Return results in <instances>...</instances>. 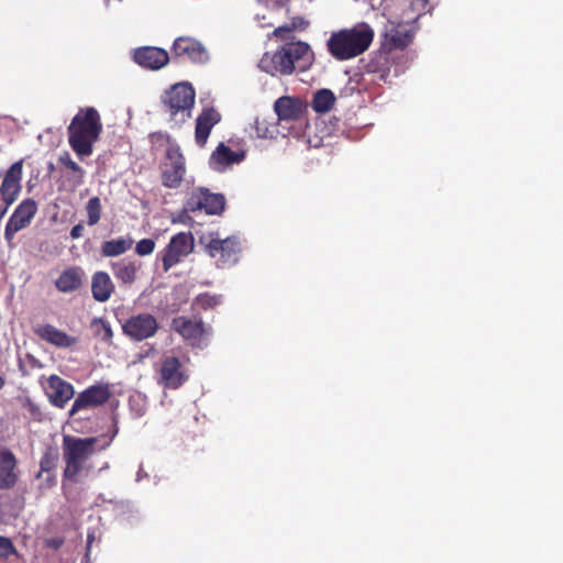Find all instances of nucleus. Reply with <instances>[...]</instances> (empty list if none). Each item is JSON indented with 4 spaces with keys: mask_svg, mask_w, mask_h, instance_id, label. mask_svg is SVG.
Instances as JSON below:
<instances>
[{
    "mask_svg": "<svg viewBox=\"0 0 563 563\" xmlns=\"http://www.w3.org/2000/svg\"><path fill=\"white\" fill-rule=\"evenodd\" d=\"M158 329L157 319L150 312L133 314L122 324L123 333L135 342L155 336Z\"/></svg>",
    "mask_w": 563,
    "mask_h": 563,
    "instance_id": "12",
    "label": "nucleus"
},
{
    "mask_svg": "<svg viewBox=\"0 0 563 563\" xmlns=\"http://www.w3.org/2000/svg\"><path fill=\"white\" fill-rule=\"evenodd\" d=\"M110 267L119 283L122 285H132L137 278L141 264L129 258H122L117 262H111Z\"/></svg>",
    "mask_w": 563,
    "mask_h": 563,
    "instance_id": "26",
    "label": "nucleus"
},
{
    "mask_svg": "<svg viewBox=\"0 0 563 563\" xmlns=\"http://www.w3.org/2000/svg\"><path fill=\"white\" fill-rule=\"evenodd\" d=\"M375 32L366 22L331 33L327 41L329 54L336 60L353 59L365 53L374 41Z\"/></svg>",
    "mask_w": 563,
    "mask_h": 563,
    "instance_id": "3",
    "label": "nucleus"
},
{
    "mask_svg": "<svg viewBox=\"0 0 563 563\" xmlns=\"http://www.w3.org/2000/svg\"><path fill=\"white\" fill-rule=\"evenodd\" d=\"M220 296L210 295L208 292L200 294L195 299V303L203 310L217 307L220 303Z\"/></svg>",
    "mask_w": 563,
    "mask_h": 563,
    "instance_id": "36",
    "label": "nucleus"
},
{
    "mask_svg": "<svg viewBox=\"0 0 563 563\" xmlns=\"http://www.w3.org/2000/svg\"><path fill=\"white\" fill-rule=\"evenodd\" d=\"M386 77H387V74H385V73H382V75L379 76V78L384 79V80L386 79Z\"/></svg>",
    "mask_w": 563,
    "mask_h": 563,
    "instance_id": "45",
    "label": "nucleus"
},
{
    "mask_svg": "<svg viewBox=\"0 0 563 563\" xmlns=\"http://www.w3.org/2000/svg\"><path fill=\"white\" fill-rule=\"evenodd\" d=\"M33 332L42 341L58 349H69L78 343L77 336L70 335L51 323L37 324L33 328Z\"/></svg>",
    "mask_w": 563,
    "mask_h": 563,
    "instance_id": "18",
    "label": "nucleus"
},
{
    "mask_svg": "<svg viewBox=\"0 0 563 563\" xmlns=\"http://www.w3.org/2000/svg\"><path fill=\"white\" fill-rule=\"evenodd\" d=\"M155 242L152 239H142L136 243L135 252L140 256H146L154 252Z\"/></svg>",
    "mask_w": 563,
    "mask_h": 563,
    "instance_id": "37",
    "label": "nucleus"
},
{
    "mask_svg": "<svg viewBox=\"0 0 563 563\" xmlns=\"http://www.w3.org/2000/svg\"><path fill=\"white\" fill-rule=\"evenodd\" d=\"M159 374L165 388L176 389L187 380L181 362L176 356H166L162 360Z\"/></svg>",
    "mask_w": 563,
    "mask_h": 563,
    "instance_id": "20",
    "label": "nucleus"
},
{
    "mask_svg": "<svg viewBox=\"0 0 563 563\" xmlns=\"http://www.w3.org/2000/svg\"><path fill=\"white\" fill-rule=\"evenodd\" d=\"M10 207L11 206H7L5 202H2V206L0 207V220L7 214Z\"/></svg>",
    "mask_w": 563,
    "mask_h": 563,
    "instance_id": "42",
    "label": "nucleus"
},
{
    "mask_svg": "<svg viewBox=\"0 0 563 563\" xmlns=\"http://www.w3.org/2000/svg\"><path fill=\"white\" fill-rule=\"evenodd\" d=\"M407 23L388 21L385 25L384 37L390 49H404L411 43L413 33L407 27Z\"/></svg>",
    "mask_w": 563,
    "mask_h": 563,
    "instance_id": "21",
    "label": "nucleus"
},
{
    "mask_svg": "<svg viewBox=\"0 0 563 563\" xmlns=\"http://www.w3.org/2000/svg\"><path fill=\"white\" fill-rule=\"evenodd\" d=\"M334 102L335 96L330 89H320L313 95L311 107L317 113H325L332 109Z\"/></svg>",
    "mask_w": 563,
    "mask_h": 563,
    "instance_id": "30",
    "label": "nucleus"
},
{
    "mask_svg": "<svg viewBox=\"0 0 563 563\" xmlns=\"http://www.w3.org/2000/svg\"><path fill=\"white\" fill-rule=\"evenodd\" d=\"M205 240L202 238L201 243H205L207 254L216 260L219 268L231 267L239 262L242 249L236 236L219 239L210 235L207 242Z\"/></svg>",
    "mask_w": 563,
    "mask_h": 563,
    "instance_id": "7",
    "label": "nucleus"
},
{
    "mask_svg": "<svg viewBox=\"0 0 563 563\" xmlns=\"http://www.w3.org/2000/svg\"><path fill=\"white\" fill-rule=\"evenodd\" d=\"M23 162L13 163L7 170L0 185L1 201L12 206L19 198L22 190Z\"/></svg>",
    "mask_w": 563,
    "mask_h": 563,
    "instance_id": "17",
    "label": "nucleus"
},
{
    "mask_svg": "<svg viewBox=\"0 0 563 563\" xmlns=\"http://www.w3.org/2000/svg\"><path fill=\"white\" fill-rule=\"evenodd\" d=\"M84 230H85V228H84L82 223H78V224L74 225L70 230V238L74 240L81 238Z\"/></svg>",
    "mask_w": 563,
    "mask_h": 563,
    "instance_id": "41",
    "label": "nucleus"
},
{
    "mask_svg": "<svg viewBox=\"0 0 563 563\" xmlns=\"http://www.w3.org/2000/svg\"><path fill=\"white\" fill-rule=\"evenodd\" d=\"M22 408L24 410V418L33 421V422H42L44 419V413L38 404H36L32 398L25 397L22 400Z\"/></svg>",
    "mask_w": 563,
    "mask_h": 563,
    "instance_id": "31",
    "label": "nucleus"
},
{
    "mask_svg": "<svg viewBox=\"0 0 563 563\" xmlns=\"http://www.w3.org/2000/svg\"><path fill=\"white\" fill-rule=\"evenodd\" d=\"M102 131L103 125L98 110L93 107L79 108L67 126L68 144L79 159L82 161L93 153L95 144Z\"/></svg>",
    "mask_w": 563,
    "mask_h": 563,
    "instance_id": "2",
    "label": "nucleus"
},
{
    "mask_svg": "<svg viewBox=\"0 0 563 563\" xmlns=\"http://www.w3.org/2000/svg\"><path fill=\"white\" fill-rule=\"evenodd\" d=\"M114 284L110 275L103 271L96 272L91 277L92 297L98 302H106L114 291Z\"/></svg>",
    "mask_w": 563,
    "mask_h": 563,
    "instance_id": "25",
    "label": "nucleus"
},
{
    "mask_svg": "<svg viewBox=\"0 0 563 563\" xmlns=\"http://www.w3.org/2000/svg\"><path fill=\"white\" fill-rule=\"evenodd\" d=\"M58 163L65 168L71 170L77 174L79 177L78 183H82V178L85 176V170L81 166H79L69 155V153L65 152L58 157Z\"/></svg>",
    "mask_w": 563,
    "mask_h": 563,
    "instance_id": "34",
    "label": "nucleus"
},
{
    "mask_svg": "<svg viewBox=\"0 0 563 563\" xmlns=\"http://www.w3.org/2000/svg\"><path fill=\"white\" fill-rule=\"evenodd\" d=\"M86 273L80 266L65 268L55 279L54 285L59 292L71 294L79 290L85 282Z\"/></svg>",
    "mask_w": 563,
    "mask_h": 563,
    "instance_id": "22",
    "label": "nucleus"
},
{
    "mask_svg": "<svg viewBox=\"0 0 563 563\" xmlns=\"http://www.w3.org/2000/svg\"><path fill=\"white\" fill-rule=\"evenodd\" d=\"M170 328L191 347L206 345L205 340L212 333L211 327L207 325L201 318L191 319L185 316L175 317Z\"/></svg>",
    "mask_w": 563,
    "mask_h": 563,
    "instance_id": "8",
    "label": "nucleus"
},
{
    "mask_svg": "<svg viewBox=\"0 0 563 563\" xmlns=\"http://www.w3.org/2000/svg\"><path fill=\"white\" fill-rule=\"evenodd\" d=\"M287 24L291 31H303L307 27L308 22L302 16H294Z\"/></svg>",
    "mask_w": 563,
    "mask_h": 563,
    "instance_id": "40",
    "label": "nucleus"
},
{
    "mask_svg": "<svg viewBox=\"0 0 563 563\" xmlns=\"http://www.w3.org/2000/svg\"><path fill=\"white\" fill-rule=\"evenodd\" d=\"M221 121V114L214 108H203L196 120L195 139L199 146H205L211 130Z\"/></svg>",
    "mask_w": 563,
    "mask_h": 563,
    "instance_id": "23",
    "label": "nucleus"
},
{
    "mask_svg": "<svg viewBox=\"0 0 563 563\" xmlns=\"http://www.w3.org/2000/svg\"><path fill=\"white\" fill-rule=\"evenodd\" d=\"M14 552L15 549L12 541L7 537L0 536V558L7 559Z\"/></svg>",
    "mask_w": 563,
    "mask_h": 563,
    "instance_id": "38",
    "label": "nucleus"
},
{
    "mask_svg": "<svg viewBox=\"0 0 563 563\" xmlns=\"http://www.w3.org/2000/svg\"><path fill=\"white\" fill-rule=\"evenodd\" d=\"M5 384V380L3 378V376L0 375V389L4 386Z\"/></svg>",
    "mask_w": 563,
    "mask_h": 563,
    "instance_id": "44",
    "label": "nucleus"
},
{
    "mask_svg": "<svg viewBox=\"0 0 563 563\" xmlns=\"http://www.w3.org/2000/svg\"><path fill=\"white\" fill-rule=\"evenodd\" d=\"M428 4V0H409L408 1V10L411 11V14H407V22H415L426 10Z\"/></svg>",
    "mask_w": 563,
    "mask_h": 563,
    "instance_id": "35",
    "label": "nucleus"
},
{
    "mask_svg": "<svg viewBox=\"0 0 563 563\" xmlns=\"http://www.w3.org/2000/svg\"><path fill=\"white\" fill-rule=\"evenodd\" d=\"M195 99L196 91L191 84L178 82L162 95V108L170 121L180 125L191 117Z\"/></svg>",
    "mask_w": 563,
    "mask_h": 563,
    "instance_id": "5",
    "label": "nucleus"
},
{
    "mask_svg": "<svg viewBox=\"0 0 563 563\" xmlns=\"http://www.w3.org/2000/svg\"><path fill=\"white\" fill-rule=\"evenodd\" d=\"M37 212L34 199L26 198L19 203L4 228V240L9 246L13 244L15 234L30 225Z\"/></svg>",
    "mask_w": 563,
    "mask_h": 563,
    "instance_id": "13",
    "label": "nucleus"
},
{
    "mask_svg": "<svg viewBox=\"0 0 563 563\" xmlns=\"http://www.w3.org/2000/svg\"><path fill=\"white\" fill-rule=\"evenodd\" d=\"M245 158V152H234L224 143H220L210 156V166L214 170H222L232 164H239Z\"/></svg>",
    "mask_w": 563,
    "mask_h": 563,
    "instance_id": "24",
    "label": "nucleus"
},
{
    "mask_svg": "<svg viewBox=\"0 0 563 563\" xmlns=\"http://www.w3.org/2000/svg\"><path fill=\"white\" fill-rule=\"evenodd\" d=\"M132 59L147 70H159L170 60L168 52L157 46H140L133 49Z\"/></svg>",
    "mask_w": 563,
    "mask_h": 563,
    "instance_id": "16",
    "label": "nucleus"
},
{
    "mask_svg": "<svg viewBox=\"0 0 563 563\" xmlns=\"http://www.w3.org/2000/svg\"><path fill=\"white\" fill-rule=\"evenodd\" d=\"M310 46L305 42H291L261 57L258 68L271 76H289L300 62L309 63Z\"/></svg>",
    "mask_w": 563,
    "mask_h": 563,
    "instance_id": "4",
    "label": "nucleus"
},
{
    "mask_svg": "<svg viewBox=\"0 0 563 563\" xmlns=\"http://www.w3.org/2000/svg\"><path fill=\"white\" fill-rule=\"evenodd\" d=\"M19 479L18 460L13 452L0 445V489H12Z\"/></svg>",
    "mask_w": 563,
    "mask_h": 563,
    "instance_id": "19",
    "label": "nucleus"
},
{
    "mask_svg": "<svg viewBox=\"0 0 563 563\" xmlns=\"http://www.w3.org/2000/svg\"><path fill=\"white\" fill-rule=\"evenodd\" d=\"M91 325L95 329L96 336L106 343H111L113 331L106 320L102 318H95L91 322Z\"/></svg>",
    "mask_w": 563,
    "mask_h": 563,
    "instance_id": "33",
    "label": "nucleus"
},
{
    "mask_svg": "<svg viewBox=\"0 0 563 563\" xmlns=\"http://www.w3.org/2000/svg\"><path fill=\"white\" fill-rule=\"evenodd\" d=\"M117 419L113 418V431L110 437H90L78 438L74 435H64L62 449L65 468L63 472V481L73 484L79 482V477L84 471H89L86 466L87 461L97 452L103 451L110 446L113 439L118 434Z\"/></svg>",
    "mask_w": 563,
    "mask_h": 563,
    "instance_id": "1",
    "label": "nucleus"
},
{
    "mask_svg": "<svg viewBox=\"0 0 563 563\" xmlns=\"http://www.w3.org/2000/svg\"><path fill=\"white\" fill-rule=\"evenodd\" d=\"M170 58L187 59L201 64L208 60V53L205 46L196 38L179 36L173 43Z\"/></svg>",
    "mask_w": 563,
    "mask_h": 563,
    "instance_id": "15",
    "label": "nucleus"
},
{
    "mask_svg": "<svg viewBox=\"0 0 563 563\" xmlns=\"http://www.w3.org/2000/svg\"><path fill=\"white\" fill-rule=\"evenodd\" d=\"M271 1L274 2L279 8L286 5V3L288 2V0H271Z\"/></svg>",
    "mask_w": 563,
    "mask_h": 563,
    "instance_id": "43",
    "label": "nucleus"
},
{
    "mask_svg": "<svg viewBox=\"0 0 563 563\" xmlns=\"http://www.w3.org/2000/svg\"><path fill=\"white\" fill-rule=\"evenodd\" d=\"M49 404L58 409H64L75 396L73 384L56 374L41 376L38 380Z\"/></svg>",
    "mask_w": 563,
    "mask_h": 563,
    "instance_id": "9",
    "label": "nucleus"
},
{
    "mask_svg": "<svg viewBox=\"0 0 563 563\" xmlns=\"http://www.w3.org/2000/svg\"><path fill=\"white\" fill-rule=\"evenodd\" d=\"M294 32L295 31H291V29L288 26V24H284V25H280L278 27H275L273 33H272V36H275L277 38H280L283 41H289L294 37Z\"/></svg>",
    "mask_w": 563,
    "mask_h": 563,
    "instance_id": "39",
    "label": "nucleus"
},
{
    "mask_svg": "<svg viewBox=\"0 0 563 563\" xmlns=\"http://www.w3.org/2000/svg\"><path fill=\"white\" fill-rule=\"evenodd\" d=\"M133 239L130 235L120 236L119 239H113L109 241H104L101 244V254L104 257H115L126 253L133 246Z\"/></svg>",
    "mask_w": 563,
    "mask_h": 563,
    "instance_id": "28",
    "label": "nucleus"
},
{
    "mask_svg": "<svg viewBox=\"0 0 563 563\" xmlns=\"http://www.w3.org/2000/svg\"><path fill=\"white\" fill-rule=\"evenodd\" d=\"M194 236L190 232H179L172 236L169 243L159 253L163 269L168 272L194 251Z\"/></svg>",
    "mask_w": 563,
    "mask_h": 563,
    "instance_id": "10",
    "label": "nucleus"
},
{
    "mask_svg": "<svg viewBox=\"0 0 563 563\" xmlns=\"http://www.w3.org/2000/svg\"><path fill=\"white\" fill-rule=\"evenodd\" d=\"M275 112L279 120H296L301 114V103L294 97L284 96L278 98L274 104Z\"/></svg>",
    "mask_w": 563,
    "mask_h": 563,
    "instance_id": "27",
    "label": "nucleus"
},
{
    "mask_svg": "<svg viewBox=\"0 0 563 563\" xmlns=\"http://www.w3.org/2000/svg\"><path fill=\"white\" fill-rule=\"evenodd\" d=\"M225 207V198L221 194L210 192L209 189L199 187L192 190L186 202L187 210L191 212L205 211L207 214H220Z\"/></svg>",
    "mask_w": 563,
    "mask_h": 563,
    "instance_id": "14",
    "label": "nucleus"
},
{
    "mask_svg": "<svg viewBox=\"0 0 563 563\" xmlns=\"http://www.w3.org/2000/svg\"><path fill=\"white\" fill-rule=\"evenodd\" d=\"M101 201L99 197H92L87 201L86 211H87V223L90 227L98 224L101 219Z\"/></svg>",
    "mask_w": 563,
    "mask_h": 563,
    "instance_id": "32",
    "label": "nucleus"
},
{
    "mask_svg": "<svg viewBox=\"0 0 563 563\" xmlns=\"http://www.w3.org/2000/svg\"><path fill=\"white\" fill-rule=\"evenodd\" d=\"M58 463V453L53 449H47L41 460H40V471L36 474V478H40L43 473H47V482L49 486H54L56 484V476L51 475L49 473L54 471Z\"/></svg>",
    "mask_w": 563,
    "mask_h": 563,
    "instance_id": "29",
    "label": "nucleus"
},
{
    "mask_svg": "<svg viewBox=\"0 0 563 563\" xmlns=\"http://www.w3.org/2000/svg\"><path fill=\"white\" fill-rule=\"evenodd\" d=\"M151 139L155 142L165 139V135L162 133H153ZM166 140L169 141V137L166 136ZM159 169L162 185L165 188L177 189L181 186L187 167L186 158L178 144L168 142L164 161L161 163Z\"/></svg>",
    "mask_w": 563,
    "mask_h": 563,
    "instance_id": "6",
    "label": "nucleus"
},
{
    "mask_svg": "<svg viewBox=\"0 0 563 563\" xmlns=\"http://www.w3.org/2000/svg\"><path fill=\"white\" fill-rule=\"evenodd\" d=\"M111 396L112 391L110 384L97 383L91 385L77 395L70 410L68 411V416L74 417L81 410H88L103 406L109 401Z\"/></svg>",
    "mask_w": 563,
    "mask_h": 563,
    "instance_id": "11",
    "label": "nucleus"
}]
</instances>
